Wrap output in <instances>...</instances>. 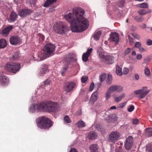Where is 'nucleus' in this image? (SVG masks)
Here are the masks:
<instances>
[{"mask_svg": "<svg viewBox=\"0 0 152 152\" xmlns=\"http://www.w3.org/2000/svg\"><path fill=\"white\" fill-rule=\"evenodd\" d=\"M84 11L80 8L75 7L72 13L65 15L64 18L71 24V30L74 32H80L88 27V20L83 16Z\"/></svg>", "mask_w": 152, "mask_h": 152, "instance_id": "f257e3e1", "label": "nucleus"}, {"mask_svg": "<svg viewBox=\"0 0 152 152\" xmlns=\"http://www.w3.org/2000/svg\"><path fill=\"white\" fill-rule=\"evenodd\" d=\"M55 47L54 45L49 43L45 45L42 50L38 53L37 56L40 61L46 58L47 57L53 55L55 51Z\"/></svg>", "mask_w": 152, "mask_h": 152, "instance_id": "f03ea898", "label": "nucleus"}, {"mask_svg": "<svg viewBox=\"0 0 152 152\" xmlns=\"http://www.w3.org/2000/svg\"><path fill=\"white\" fill-rule=\"evenodd\" d=\"M36 122L38 127L46 129H49L53 124L49 119L44 116L37 118Z\"/></svg>", "mask_w": 152, "mask_h": 152, "instance_id": "7ed1b4c3", "label": "nucleus"}, {"mask_svg": "<svg viewBox=\"0 0 152 152\" xmlns=\"http://www.w3.org/2000/svg\"><path fill=\"white\" fill-rule=\"evenodd\" d=\"M42 111L53 112L57 111L59 107V105L57 103L49 101L46 103H42Z\"/></svg>", "mask_w": 152, "mask_h": 152, "instance_id": "20e7f679", "label": "nucleus"}, {"mask_svg": "<svg viewBox=\"0 0 152 152\" xmlns=\"http://www.w3.org/2000/svg\"><path fill=\"white\" fill-rule=\"evenodd\" d=\"M53 29L57 33L63 34L69 30V28L64 23L62 22H58L53 26Z\"/></svg>", "mask_w": 152, "mask_h": 152, "instance_id": "39448f33", "label": "nucleus"}, {"mask_svg": "<svg viewBox=\"0 0 152 152\" xmlns=\"http://www.w3.org/2000/svg\"><path fill=\"white\" fill-rule=\"evenodd\" d=\"M20 68V64L19 63H10L5 66V69L7 71L14 73L18 72Z\"/></svg>", "mask_w": 152, "mask_h": 152, "instance_id": "423d86ee", "label": "nucleus"}, {"mask_svg": "<svg viewBox=\"0 0 152 152\" xmlns=\"http://www.w3.org/2000/svg\"><path fill=\"white\" fill-rule=\"evenodd\" d=\"M42 103L38 104H31L29 107L28 111L31 113H34L36 111H42Z\"/></svg>", "mask_w": 152, "mask_h": 152, "instance_id": "0eeeda50", "label": "nucleus"}, {"mask_svg": "<svg viewBox=\"0 0 152 152\" xmlns=\"http://www.w3.org/2000/svg\"><path fill=\"white\" fill-rule=\"evenodd\" d=\"M120 136V133L117 132H112L109 134L108 140L110 142L115 143L119 140Z\"/></svg>", "mask_w": 152, "mask_h": 152, "instance_id": "6e6552de", "label": "nucleus"}, {"mask_svg": "<svg viewBox=\"0 0 152 152\" xmlns=\"http://www.w3.org/2000/svg\"><path fill=\"white\" fill-rule=\"evenodd\" d=\"M97 52L99 58L102 61L105 62L109 59L110 56L107 55L106 53L104 52L102 50H99Z\"/></svg>", "mask_w": 152, "mask_h": 152, "instance_id": "1a4fd4ad", "label": "nucleus"}, {"mask_svg": "<svg viewBox=\"0 0 152 152\" xmlns=\"http://www.w3.org/2000/svg\"><path fill=\"white\" fill-rule=\"evenodd\" d=\"M8 78L4 75L3 72H0V86H3L7 85L9 83Z\"/></svg>", "mask_w": 152, "mask_h": 152, "instance_id": "9d476101", "label": "nucleus"}, {"mask_svg": "<svg viewBox=\"0 0 152 152\" xmlns=\"http://www.w3.org/2000/svg\"><path fill=\"white\" fill-rule=\"evenodd\" d=\"M112 93L115 92H121L123 91V88L120 85H112L108 89Z\"/></svg>", "mask_w": 152, "mask_h": 152, "instance_id": "9b49d317", "label": "nucleus"}, {"mask_svg": "<svg viewBox=\"0 0 152 152\" xmlns=\"http://www.w3.org/2000/svg\"><path fill=\"white\" fill-rule=\"evenodd\" d=\"M109 40L111 42H114L115 43H118L119 41L118 34L116 32H111L110 34Z\"/></svg>", "mask_w": 152, "mask_h": 152, "instance_id": "f8f14e48", "label": "nucleus"}, {"mask_svg": "<svg viewBox=\"0 0 152 152\" xmlns=\"http://www.w3.org/2000/svg\"><path fill=\"white\" fill-rule=\"evenodd\" d=\"M33 12L32 10L28 9H23L19 10L18 14L21 17H25L30 15Z\"/></svg>", "mask_w": 152, "mask_h": 152, "instance_id": "ddd939ff", "label": "nucleus"}, {"mask_svg": "<svg viewBox=\"0 0 152 152\" xmlns=\"http://www.w3.org/2000/svg\"><path fill=\"white\" fill-rule=\"evenodd\" d=\"M133 145V138L131 136H129L126 139L125 143V147L126 149H130Z\"/></svg>", "mask_w": 152, "mask_h": 152, "instance_id": "4468645a", "label": "nucleus"}, {"mask_svg": "<svg viewBox=\"0 0 152 152\" xmlns=\"http://www.w3.org/2000/svg\"><path fill=\"white\" fill-rule=\"evenodd\" d=\"M76 86V83L74 82H69L66 85L65 90L66 92H69L72 90Z\"/></svg>", "mask_w": 152, "mask_h": 152, "instance_id": "2eb2a0df", "label": "nucleus"}, {"mask_svg": "<svg viewBox=\"0 0 152 152\" xmlns=\"http://www.w3.org/2000/svg\"><path fill=\"white\" fill-rule=\"evenodd\" d=\"M98 95L97 91H95L92 94L89 102L90 104L93 105L96 100L98 98Z\"/></svg>", "mask_w": 152, "mask_h": 152, "instance_id": "dca6fc26", "label": "nucleus"}, {"mask_svg": "<svg viewBox=\"0 0 152 152\" xmlns=\"http://www.w3.org/2000/svg\"><path fill=\"white\" fill-rule=\"evenodd\" d=\"M10 42L12 45H16L20 43V41L17 36H12L10 39Z\"/></svg>", "mask_w": 152, "mask_h": 152, "instance_id": "f3484780", "label": "nucleus"}, {"mask_svg": "<svg viewBox=\"0 0 152 152\" xmlns=\"http://www.w3.org/2000/svg\"><path fill=\"white\" fill-rule=\"evenodd\" d=\"M92 49L91 48L88 50L86 53H84L82 56V60L83 61L86 62L88 60V57L92 51Z\"/></svg>", "mask_w": 152, "mask_h": 152, "instance_id": "a211bd4d", "label": "nucleus"}, {"mask_svg": "<svg viewBox=\"0 0 152 152\" xmlns=\"http://www.w3.org/2000/svg\"><path fill=\"white\" fill-rule=\"evenodd\" d=\"M12 28V26H9L2 30L1 31L0 34L3 35H7Z\"/></svg>", "mask_w": 152, "mask_h": 152, "instance_id": "6ab92c4d", "label": "nucleus"}, {"mask_svg": "<svg viewBox=\"0 0 152 152\" xmlns=\"http://www.w3.org/2000/svg\"><path fill=\"white\" fill-rule=\"evenodd\" d=\"M18 15L14 12H12L10 15V17L9 19L10 22H12L15 21L17 18Z\"/></svg>", "mask_w": 152, "mask_h": 152, "instance_id": "aec40b11", "label": "nucleus"}, {"mask_svg": "<svg viewBox=\"0 0 152 152\" xmlns=\"http://www.w3.org/2000/svg\"><path fill=\"white\" fill-rule=\"evenodd\" d=\"M138 15L136 16L134 19L137 21L140 22L142 20V10H139L138 12Z\"/></svg>", "mask_w": 152, "mask_h": 152, "instance_id": "412c9836", "label": "nucleus"}, {"mask_svg": "<svg viewBox=\"0 0 152 152\" xmlns=\"http://www.w3.org/2000/svg\"><path fill=\"white\" fill-rule=\"evenodd\" d=\"M102 34V31H96L93 34L94 39L96 41L98 40L100 38Z\"/></svg>", "mask_w": 152, "mask_h": 152, "instance_id": "4be33fe9", "label": "nucleus"}, {"mask_svg": "<svg viewBox=\"0 0 152 152\" xmlns=\"http://www.w3.org/2000/svg\"><path fill=\"white\" fill-rule=\"evenodd\" d=\"M90 152H97L98 147L96 144H93L90 145L89 147Z\"/></svg>", "mask_w": 152, "mask_h": 152, "instance_id": "5701e85b", "label": "nucleus"}, {"mask_svg": "<svg viewBox=\"0 0 152 152\" xmlns=\"http://www.w3.org/2000/svg\"><path fill=\"white\" fill-rule=\"evenodd\" d=\"M145 134L146 137H149L152 136V128H148L145 129Z\"/></svg>", "mask_w": 152, "mask_h": 152, "instance_id": "b1692460", "label": "nucleus"}, {"mask_svg": "<svg viewBox=\"0 0 152 152\" xmlns=\"http://www.w3.org/2000/svg\"><path fill=\"white\" fill-rule=\"evenodd\" d=\"M48 69V66L46 65L45 64H43L41 69H40V74H45L47 71Z\"/></svg>", "mask_w": 152, "mask_h": 152, "instance_id": "393cba45", "label": "nucleus"}, {"mask_svg": "<svg viewBox=\"0 0 152 152\" xmlns=\"http://www.w3.org/2000/svg\"><path fill=\"white\" fill-rule=\"evenodd\" d=\"M97 136V135L94 132H91L89 133L88 137L89 139L93 140L95 139Z\"/></svg>", "mask_w": 152, "mask_h": 152, "instance_id": "a878e982", "label": "nucleus"}, {"mask_svg": "<svg viewBox=\"0 0 152 152\" xmlns=\"http://www.w3.org/2000/svg\"><path fill=\"white\" fill-rule=\"evenodd\" d=\"M7 45L6 41L4 39H0V48H3Z\"/></svg>", "mask_w": 152, "mask_h": 152, "instance_id": "bb28decb", "label": "nucleus"}, {"mask_svg": "<svg viewBox=\"0 0 152 152\" xmlns=\"http://www.w3.org/2000/svg\"><path fill=\"white\" fill-rule=\"evenodd\" d=\"M116 73L119 76H121L122 75V68L120 67L118 65L116 66Z\"/></svg>", "mask_w": 152, "mask_h": 152, "instance_id": "cd10ccee", "label": "nucleus"}, {"mask_svg": "<svg viewBox=\"0 0 152 152\" xmlns=\"http://www.w3.org/2000/svg\"><path fill=\"white\" fill-rule=\"evenodd\" d=\"M134 93L137 95H140L139 98H142V89H139L134 91Z\"/></svg>", "mask_w": 152, "mask_h": 152, "instance_id": "c85d7f7f", "label": "nucleus"}, {"mask_svg": "<svg viewBox=\"0 0 152 152\" xmlns=\"http://www.w3.org/2000/svg\"><path fill=\"white\" fill-rule=\"evenodd\" d=\"M145 75L148 77H151V74L150 70L148 67L144 69Z\"/></svg>", "mask_w": 152, "mask_h": 152, "instance_id": "c756f323", "label": "nucleus"}, {"mask_svg": "<svg viewBox=\"0 0 152 152\" xmlns=\"http://www.w3.org/2000/svg\"><path fill=\"white\" fill-rule=\"evenodd\" d=\"M56 0H47L44 5L45 7H48L50 4L55 1Z\"/></svg>", "mask_w": 152, "mask_h": 152, "instance_id": "7c9ffc66", "label": "nucleus"}, {"mask_svg": "<svg viewBox=\"0 0 152 152\" xmlns=\"http://www.w3.org/2000/svg\"><path fill=\"white\" fill-rule=\"evenodd\" d=\"M150 90L146 87H143V97L146 96L150 92Z\"/></svg>", "mask_w": 152, "mask_h": 152, "instance_id": "2f4dec72", "label": "nucleus"}, {"mask_svg": "<svg viewBox=\"0 0 152 152\" xmlns=\"http://www.w3.org/2000/svg\"><path fill=\"white\" fill-rule=\"evenodd\" d=\"M108 118L111 122H113L116 120V115L114 114H111L109 115Z\"/></svg>", "mask_w": 152, "mask_h": 152, "instance_id": "473e14b6", "label": "nucleus"}, {"mask_svg": "<svg viewBox=\"0 0 152 152\" xmlns=\"http://www.w3.org/2000/svg\"><path fill=\"white\" fill-rule=\"evenodd\" d=\"M146 150L147 152H152V143H150L146 145Z\"/></svg>", "mask_w": 152, "mask_h": 152, "instance_id": "72a5a7b5", "label": "nucleus"}, {"mask_svg": "<svg viewBox=\"0 0 152 152\" xmlns=\"http://www.w3.org/2000/svg\"><path fill=\"white\" fill-rule=\"evenodd\" d=\"M112 77L111 75H108L107 79V84L110 85L112 83Z\"/></svg>", "mask_w": 152, "mask_h": 152, "instance_id": "f704fd0d", "label": "nucleus"}, {"mask_svg": "<svg viewBox=\"0 0 152 152\" xmlns=\"http://www.w3.org/2000/svg\"><path fill=\"white\" fill-rule=\"evenodd\" d=\"M75 57V55L73 53H70L68 55H67L66 56V58L69 60L68 61H69L70 60H72L74 58V57ZM67 61H68L67 60H66Z\"/></svg>", "mask_w": 152, "mask_h": 152, "instance_id": "c9c22d12", "label": "nucleus"}, {"mask_svg": "<svg viewBox=\"0 0 152 152\" xmlns=\"http://www.w3.org/2000/svg\"><path fill=\"white\" fill-rule=\"evenodd\" d=\"M112 93L108 89L107 90L105 95V97L106 100H108L111 97Z\"/></svg>", "mask_w": 152, "mask_h": 152, "instance_id": "e433bc0d", "label": "nucleus"}, {"mask_svg": "<svg viewBox=\"0 0 152 152\" xmlns=\"http://www.w3.org/2000/svg\"><path fill=\"white\" fill-rule=\"evenodd\" d=\"M79 127H82L85 126V123L82 121H78L76 124Z\"/></svg>", "mask_w": 152, "mask_h": 152, "instance_id": "4c0bfd02", "label": "nucleus"}, {"mask_svg": "<svg viewBox=\"0 0 152 152\" xmlns=\"http://www.w3.org/2000/svg\"><path fill=\"white\" fill-rule=\"evenodd\" d=\"M19 53L18 52H15L12 56V59L13 60H16L19 58Z\"/></svg>", "mask_w": 152, "mask_h": 152, "instance_id": "58836bf2", "label": "nucleus"}, {"mask_svg": "<svg viewBox=\"0 0 152 152\" xmlns=\"http://www.w3.org/2000/svg\"><path fill=\"white\" fill-rule=\"evenodd\" d=\"M64 121L67 123H69L71 122V120L67 115H66L64 118Z\"/></svg>", "mask_w": 152, "mask_h": 152, "instance_id": "ea45409f", "label": "nucleus"}, {"mask_svg": "<svg viewBox=\"0 0 152 152\" xmlns=\"http://www.w3.org/2000/svg\"><path fill=\"white\" fill-rule=\"evenodd\" d=\"M124 3L125 1L124 0H119L118 2V6L122 7L124 5Z\"/></svg>", "mask_w": 152, "mask_h": 152, "instance_id": "a19ab883", "label": "nucleus"}, {"mask_svg": "<svg viewBox=\"0 0 152 152\" xmlns=\"http://www.w3.org/2000/svg\"><path fill=\"white\" fill-rule=\"evenodd\" d=\"M132 124L134 125H137L139 123V120L137 118H134L132 120Z\"/></svg>", "mask_w": 152, "mask_h": 152, "instance_id": "79ce46f5", "label": "nucleus"}, {"mask_svg": "<svg viewBox=\"0 0 152 152\" xmlns=\"http://www.w3.org/2000/svg\"><path fill=\"white\" fill-rule=\"evenodd\" d=\"M146 44L148 46L152 45V40L149 39H147L146 40Z\"/></svg>", "mask_w": 152, "mask_h": 152, "instance_id": "37998d69", "label": "nucleus"}, {"mask_svg": "<svg viewBox=\"0 0 152 152\" xmlns=\"http://www.w3.org/2000/svg\"><path fill=\"white\" fill-rule=\"evenodd\" d=\"M106 77V75L105 74H103L101 75L100 77V80L101 82L103 81L105 79Z\"/></svg>", "mask_w": 152, "mask_h": 152, "instance_id": "c03bdc74", "label": "nucleus"}, {"mask_svg": "<svg viewBox=\"0 0 152 152\" xmlns=\"http://www.w3.org/2000/svg\"><path fill=\"white\" fill-rule=\"evenodd\" d=\"M128 38L129 40L130 44L132 45L133 44L134 39L132 38L130 35H128Z\"/></svg>", "mask_w": 152, "mask_h": 152, "instance_id": "a18cd8bd", "label": "nucleus"}, {"mask_svg": "<svg viewBox=\"0 0 152 152\" xmlns=\"http://www.w3.org/2000/svg\"><path fill=\"white\" fill-rule=\"evenodd\" d=\"M88 79V77L86 76H83L81 78V81L83 83H85Z\"/></svg>", "mask_w": 152, "mask_h": 152, "instance_id": "49530a36", "label": "nucleus"}, {"mask_svg": "<svg viewBox=\"0 0 152 152\" xmlns=\"http://www.w3.org/2000/svg\"><path fill=\"white\" fill-rule=\"evenodd\" d=\"M96 128L99 131H100L102 132H103L104 131V129L101 128L99 125H97L96 126Z\"/></svg>", "mask_w": 152, "mask_h": 152, "instance_id": "de8ad7c7", "label": "nucleus"}, {"mask_svg": "<svg viewBox=\"0 0 152 152\" xmlns=\"http://www.w3.org/2000/svg\"><path fill=\"white\" fill-rule=\"evenodd\" d=\"M119 149L120 150H119V151L118 152V151L116 149V148L114 149L112 147V146L111 145V151H113L114 150H115V152H122V151L121 150V146H119Z\"/></svg>", "mask_w": 152, "mask_h": 152, "instance_id": "09e8293b", "label": "nucleus"}, {"mask_svg": "<svg viewBox=\"0 0 152 152\" xmlns=\"http://www.w3.org/2000/svg\"><path fill=\"white\" fill-rule=\"evenodd\" d=\"M151 59V58L149 56H148L146 57V58H145L144 59V61L145 63H148V62H149Z\"/></svg>", "mask_w": 152, "mask_h": 152, "instance_id": "8fccbe9b", "label": "nucleus"}, {"mask_svg": "<svg viewBox=\"0 0 152 152\" xmlns=\"http://www.w3.org/2000/svg\"><path fill=\"white\" fill-rule=\"evenodd\" d=\"M126 104V102H124L121 103L118 105V107L119 108H123L125 106Z\"/></svg>", "mask_w": 152, "mask_h": 152, "instance_id": "3c124183", "label": "nucleus"}, {"mask_svg": "<svg viewBox=\"0 0 152 152\" xmlns=\"http://www.w3.org/2000/svg\"><path fill=\"white\" fill-rule=\"evenodd\" d=\"M141 47V44L139 42H136L134 45V47L137 48H140Z\"/></svg>", "mask_w": 152, "mask_h": 152, "instance_id": "603ef678", "label": "nucleus"}, {"mask_svg": "<svg viewBox=\"0 0 152 152\" xmlns=\"http://www.w3.org/2000/svg\"><path fill=\"white\" fill-rule=\"evenodd\" d=\"M134 109V106L132 105L130 106L129 108L128 109V111L129 112H131Z\"/></svg>", "mask_w": 152, "mask_h": 152, "instance_id": "864d4df0", "label": "nucleus"}, {"mask_svg": "<svg viewBox=\"0 0 152 152\" xmlns=\"http://www.w3.org/2000/svg\"><path fill=\"white\" fill-rule=\"evenodd\" d=\"M129 71V69L125 67L123 69V74L124 75H126L128 73Z\"/></svg>", "mask_w": 152, "mask_h": 152, "instance_id": "5fc2aeb1", "label": "nucleus"}, {"mask_svg": "<svg viewBox=\"0 0 152 152\" xmlns=\"http://www.w3.org/2000/svg\"><path fill=\"white\" fill-rule=\"evenodd\" d=\"M50 80H47L43 83V84L44 83L45 86H47L50 84Z\"/></svg>", "mask_w": 152, "mask_h": 152, "instance_id": "6e6d98bb", "label": "nucleus"}, {"mask_svg": "<svg viewBox=\"0 0 152 152\" xmlns=\"http://www.w3.org/2000/svg\"><path fill=\"white\" fill-rule=\"evenodd\" d=\"M131 49L130 48H127L124 51L125 54L126 55L128 54L130 51Z\"/></svg>", "mask_w": 152, "mask_h": 152, "instance_id": "4d7b16f0", "label": "nucleus"}, {"mask_svg": "<svg viewBox=\"0 0 152 152\" xmlns=\"http://www.w3.org/2000/svg\"><path fill=\"white\" fill-rule=\"evenodd\" d=\"M94 87V83H92L90 85V88H89V90L90 91H92Z\"/></svg>", "mask_w": 152, "mask_h": 152, "instance_id": "13d9d810", "label": "nucleus"}, {"mask_svg": "<svg viewBox=\"0 0 152 152\" xmlns=\"http://www.w3.org/2000/svg\"><path fill=\"white\" fill-rule=\"evenodd\" d=\"M125 94L124 93H122L118 96L121 100L125 97Z\"/></svg>", "mask_w": 152, "mask_h": 152, "instance_id": "bf43d9fd", "label": "nucleus"}, {"mask_svg": "<svg viewBox=\"0 0 152 152\" xmlns=\"http://www.w3.org/2000/svg\"><path fill=\"white\" fill-rule=\"evenodd\" d=\"M121 100V99L120 98L119 96L115 98L114 99L115 102H120Z\"/></svg>", "mask_w": 152, "mask_h": 152, "instance_id": "052dcab7", "label": "nucleus"}, {"mask_svg": "<svg viewBox=\"0 0 152 152\" xmlns=\"http://www.w3.org/2000/svg\"><path fill=\"white\" fill-rule=\"evenodd\" d=\"M148 7V5L147 3L145 2L143 3V8H147Z\"/></svg>", "mask_w": 152, "mask_h": 152, "instance_id": "680f3d73", "label": "nucleus"}, {"mask_svg": "<svg viewBox=\"0 0 152 152\" xmlns=\"http://www.w3.org/2000/svg\"><path fill=\"white\" fill-rule=\"evenodd\" d=\"M150 12V11L148 10H146L143 9V15L146 14Z\"/></svg>", "mask_w": 152, "mask_h": 152, "instance_id": "e2e57ef3", "label": "nucleus"}, {"mask_svg": "<svg viewBox=\"0 0 152 152\" xmlns=\"http://www.w3.org/2000/svg\"><path fill=\"white\" fill-rule=\"evenodd\" d=\"M67 69V68L65 67L64 68H63L61 71V74L62 75H63L64 73V72L66 71Z\"/></svg>", "mask_w": 152, "mask_h": 152, "instance_id": "0e129e2a", "label": "nucleus"}, {"mask_svg": "<svg viewBox=\"0 0 152 152\" xmlns=\"http://www.w3.org/2000/svg\"><path fill=\"white\" fill-rule=\"evenodd\" d=\"M69 152H78V151L75 148H72L70 150Z\"/></svg>", "mask_w": 152, "mask_h": 152, "instance_id": "69168bd1", "label": "nucleus"}, {"mask_svg": "<svg viewBox=\"0 0 152 152\" xmlns=\"http://www.w3.org/2000/svg\"><path fill=\"white\" fill-rule=\"evenodd\" d=\"M142 57V55L141 54H137V58L138 59H140Z\"/></svg>", "mask_w": 152, "mask_h": 152, "instance_id": "338daca9", "label": "nucleus"}, {"mask_svg": "<svg viewBox=\"0 0 152 152\" xmlns=\"http://www.w3.org/2000/svg\"><path fill=\"white\" fill-rule=\"evenodd\" d=\"M134 77L135 79L137 80L139 79V75L138 74H134Z\"/></svg>", "mask_w": 152, "mask_h": 152, "instance_id": "774afa93", "label": "nucleus"}]
</instances>
